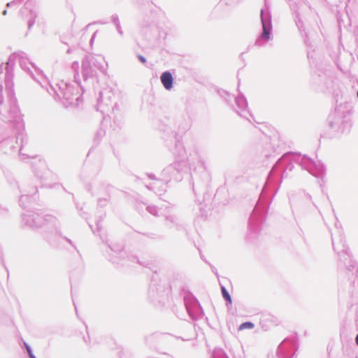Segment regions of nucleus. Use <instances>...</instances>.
Instances as JSON below:
<instances>
[{
    "mask_svg": "<svg viewBox=\"0 0 358 358\" xmlns=\"http://www.w3.org/2000/svg\"><path fill=\"white\" fill-rule=\"evenodd\" d=\"M2 92H3V87L0 85V104L3 102V96H2Z\"/></svg>",
    "mask_w": 358,
    "mask_h": 358,
    "instance_id": "nucleus-8",
    "label": "nucleus"
},
{
    "mask_svg": "<svg viewBox=\"0 0 358 358\" xmlns=\"http://www.w3.org/2000/svg\"><path fill=\"white\" fill-rule=\"evenodd\" d=\"M26 348H27V352H28L29 355L30 353H32L31 349V348L28 345H26Z\"/></svg>",
    "mask_w": 358,
    "mask_h": 358,
    "instance_id": "nucleus-9",
    "label": "nucleus"
},
{
    "mask_svg": "<svg viewBox=\"0 0 358 358\" xmlns=\"http://www.w3.org/2000/svg\"><path fill=\"white\" fill-rule=\"evenodd\" d=\"M222 296L224 297V299L229 303H231L232 301H231V296L230 294H229V292H227V290L226 289V288L224 287H222Z\"/></svg>",
    "mask_w": 358,
    "mask_h": 358,
    "instance_id": "nucleus-4",
    "label": "nucleus"
},
{
    "mask_svg": "<svg viewBox=\"0 0 358 358\" xmlns=\"http://www.w3.org/2000/svg\"><path fill=\"white\" fill-rule=\"evenodd\" d=\"M10 3H7V6H10Z\"/></svg>",
    "mask_w": 358,
    "mask_h": 358,
    "instance_id": "nucleus-13",
    "label": "nucleus"
},
{
    "mask_svg": "<svg viewBox=\"0 0 358 358\" xmlns=\"http://www.w3.org/2000/svg\"><path fill=\"white\" fill-rule=\"evenodd\" d=\"M6 14H7V10H3V15H6Z\"/></svg>",
    "mask_w": 358,
    "mask_h": 358,
    "instance_id": "nucleus-12",
    "label": "nucleus"
},
{
    "mask_svg": "<svg viewBox=\"0 0 358 358\" xmlns=\"http://www.w3.org/2000/svg\"><path fill=\"white\" fill-rule=\"evenodd\" d=\"M160 79L166 90H169L173 87V78L172 74L169 71L162 73Z\"/></svg>",
    "mask_w": 358,
    "mask_h": 358,
    "instance_id": "nucleus-1",
    "label": "nucleus"
},
{
    "mask_svg": "<svg viewBox=\"0 0 358 358\" xmlns=\"http://www.w3.org/2000/svg\"><path fill=\"white\" fill-rule=\"evenodd\" d=\"M29 357H30V358H36V357L34 355V354H33V353H30V354L29 355Z\"/></svg>",
    "mask_w": 358,
    "mask_h": 358,
    "instance_id": "nucleus-11",
    "label": "nucleus"
},
{
    "mask_svg": "<svg viewBox=\"0 0 358 358\" xmlns=\"http://www.w3.org/2000/svg\"><path fill=\"white\" fill-rule=\"evenodd\" d=\"M112 21L115 24V25L116 27V29H117V32L119 33V34L122 35L123 31L120 26V23L118 17L117 16H113Z\"/></svg>",
    "mask_w": 358,
    "mask_h": 358,
    "instance_id": "nucleus-3",
    "label": "nucleus"
},
{
    "mask_svg": "<svg viewBox=\"0 0 358 358\" xmlns=\"http://www.w3.org/2000/svg\"><path fill=\"white\" fill-rule=\"evenodd\" d=\"M149 209V211L151 213H154V211H155V209L154 207H149L148 208Z\"/></svg>",
    "mask_w": 358,
    "mask_h": 358,
    "instance_id": "nucleus-10",
    "label": "nucleus"
},
{
    "mask_svg": "<svg viewBox=\"0 0 358 358\" xmlns=\"http://www.w3.org/2000/svg\"><path fill=\"white\" fill-rule=\"evenodd\" d=\"M263 10H261V19H262V23L263 27V32L262 34V38L265 40H268L270 38V31L271 29V23L268 22V24H266L264 22V20L263 18Z\"/></svg>",
    "mask_w": 358,
    "mask_h": 358,
    "instance_id": "nucleus-2",
    "label": "nucleus"
},
{
    "mask_svg": "<svg viewBox=\"0 0 358 358\" xmlns=\"http://www.w3.org/2000/svg\"><path fill=\"white\" fill-rule=\"evenodd\" d=\"M138 57L139 60H140L142 63L145 64V63L146 62V59H145V57H143V55H138Z\"/></svg>",
    "mask_w": 358,
    "mask_h": 358,
    "instance_id": "nucleus-7",
    "label": "nucleus"
},
{
    "mask_svg": "<svg viewBox=\"0 0 358 358\" xmlns=\"http://www.w3.org/2000/svg\"><path fill=\"white\" fill-rule=\"evenodd\" d=\"M253 327H254V324L252 322H245L242 323L239 326L238 330H243L245 329H252Z\"/></svg>",
    "mask_w": 358,
    "mask_h": 358,
    "instance_id": "nucleus-5",
    "label": "nucleus"
},
{
    "mask_svg": "<svg viewBox=\"0 0 358 358\" xmlns=\"http://www.w3.org/2000/svg\"><path fill=\"white\" fill-rule=\"evenodd\" d=\"M238 104H242L243 106L246 105L245 100L243 99H238L236 100Z\"/></svg>",
    "mask_w": 358,
    "mask_h": 358,
    "instance_id": "nucleus-6",
    "label": "nucleus"
}]
</instances>
